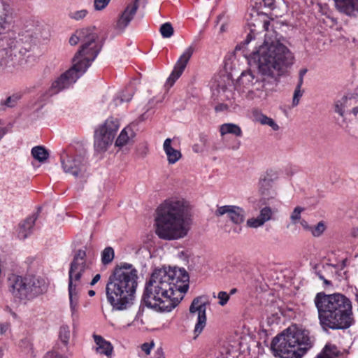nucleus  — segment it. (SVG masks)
Listing matches in <instances>:
<instances>
[{"label":"nucleus","instance_id":"obj_1","mask_svg":"<svg viewBox=\"0 0 358 358\" xmlns=\"http://www.w3.org/2000/svg\"><path fill=\"white\" fill-rule=\"evenodd\" d=\"M189 276L185 270L166 268L156 269L145 283L143 301L158 312H170L187 292Z\"/></svg>","mask_w":358,"mask_h":358},{"label":"nucleus","instance_id":"obj_2","mask_svg":"<svg viewBox=\"0 0 358 358\" xmlns=\"http://www.w3.org/2000/svg\"><path fill=\"white\" fill-rule=\"evenodd\" d=\"M155 221V233L159 238L174 241L185 238L192 224L188 202L178 197L166 199L157 208Z\"/></svg>","mask_w":358,"mask_h":358},{"label":"nucleus","instance_id":"obj_3","mask_svg":"<svg viewBox=\"0 0 358 358\" xmlns=\"http://www.w3.org/2000/svg\"><path fill=\"white\" fill-rule=\"evenodd\" d=\"M319 323L324 331L346 329L353 323L351 301L339 293L319 292L314 299Z\"/></svg>","mask_w":358,"mask_h":358},{"label":"nucleus","instance_id":"obj_4","mask_svg":"<svg viewBox=\"0 0 358 358\" xmlns=\"http://www.w3.org/2000/svg\"><path fill=\"white\" fill-rule=\"evenodd\" d=\"M138 279V271L131 264L121 263L114 268L106 285V299L113 310H124L133 305Z\"/></svg>","mask_w":358,"mask_h":358},{"label":"nucleus","instance_id":"obj_5","mask_svg":"<svg viewBox=\"0 0 358 358\" xmlns=\"http://www.w3.org/2000/svg\"><path fill=\"white\" fill-rule=\"evenodd\" d=\"M257 62L259 73L273 77L282 73L294 64V56L281 41L275 31L265 35L264 43L252 55Z\"/></svg>","mask_w":358,"mask_h":358},{"label":"nucleus","instance_id":"obj_6","mask_svg":"<svg viewBox=\"0 0 358 358\" xmlns=\"http://www.w3.org/2000/svg\"><path fill=\"white\" fill-rule=\"evenodd\" d=\"M310 331L292 325L275 336L271 344L273 355L279 358H301L313 346Z\"/></svg>","mask_w":358,"mask_h":358},{"label":"nucleus","instance_id":"obj_7","mask_svg":"<svg viewBox=\"0 0 358 358\" xmlns=\"http://www.w3.org/2000/svg\"><path fill=\"white\" fill-rule=\"evenodd\" d=\"M86 256L85 250H78L69 271L68 293L73 322L78 319L79 301L83 287L82 278L92 264V260L87 259Z\"/></svg>","mask_w":358,"mask_h":358},{"label":"nucleus","instance_id":"obj_8","mask_svg":"<svg viewBox=\"0 0 358 358\" xmlns=\"http://www.w3.org/2000/svg\"><path fill=\"white\" fill-rule=\"evenodd\" d=\"M81 43L80 49L72 59L73 63L87 65L90 67L101 50L98 41V34L94 27L81 29L76 31L69 38V43L76 45Z\"/></svg>","mask_w":358,"mask_h":358},{"label":"nucleus","instance_id":"obj_9","mask_svg":"<svg viewBox=\"0 0 358 358\" xmlns=\"http://www.w3.org/2000/svg\"><path fill=\"white\" fill-rule=\"evenodd\" d=\"M264 87V80L250 70L243 71L236 85V90L239 93L245 94L249 99L265 98L266 94Z\"/></svg>","mask_w":358,"mask_h":358},{"label":"nucleus","instance_id":"obj_10","mask_svg":"<svg viewBox=\"0 0 358 358\" xmlns=\"http://www.w3.org/2000/svg\"><path fill=\"white\" fill-rule=\"evenodd\" d=\"M119 128L118 119L110 117L96 129L94 146L97 152H103L107 150L112 145Z\"/></svg>","mask_w":358,"mask_h":358},{"label":"nucleus","instance_id":"obj_11","mask_svg":"<svg viewBox=\"0 0 358 358\" xmlns=\"http://www.w3.org/2000/svg\"><path fill=\"white\" fill-rule=\"evenodd\" d=\"M61 164L63 171L76 178H85L87 176V159L85 154L64 152L61 155Z\"/></svg>","mask_w":358,"mask_h":358},{"label":"nucleus","instance_id":"obj_12","mask_svg":"<svg viewBox=\"0 0 358 358\" xmlns=\"http://www.w3.org/2000/svg\"><path fill=\"white\" fill-rule=\"evenodd\" d=\"M88 68L87 65H80L78 64V63H73L71 69L62 73L52 82L47 92L48 96H53L69 88L86 72Z\"/></svg>","mask_w":358,"mask_h":358},{"label":"nucleus","instance_id":"obj_13","mask_svg":"<svg viewBox=\"0 0 358 358\" xmlns=\"http://www.w3.org/2000/svg\"><path fill=\"white\" fill-rule=\"evenodd\" d=\"M88 68L87 65H80L78 64V63H73L71 69L62 73L52 82L47 92L48 96H53L69 88L86 72Z\"/></svg>","mask_w":358,"mask_h":358},{"label":"nucleus","instance_id":"obj_14","mask_svg":"<svg viewBox=\"0 0 358 358\" xmlns=\"http://www.w3.org/2000/svg\"><path fill=\"white\" fill-rule=\"evenodd\" d=\"M202 299L203 296L194 299L189 307V317L196 319L194 330L196 336L201 333L206 324V301Z\"/></svg>","mask_w":358,"mask_h":358},{"label":"nucleus","instance_id":"obj_15","mask_svg":"<svg viewBox=\"0 0 358 358\" xmlns=\"http://www.w3.org/2000/svg\"><path fill=\"white\" fill-rule=\"evenodd\" d=\"M8 283L10 291L15 297L20 300L32 299L27 277L22 278L12 274L8 278Z\"/></svg>","mask_w":358,"mask_h":358},{"label":"nucleus","instance_id":"obj_16","mask_svg":"<svg viewBox=\"0 0 358 358\" xmlns=\"http://www.w3.org/2000/svg\"><path fill=\"white\" fill-rule=\"evenodd\" d=\"M194 51V48L192 45L187 48L176 62L173 70L166 80V83L173 86L175 82L180 77L186 68L190 58Z\"/></svg>","mask_w":358,"mask_h":358},{"label":"nucleus","instance_id":"obj_17","mask_svg":"<svg viewBox=\"0 0 358 358\" xmlns=\"http://www.w3.org/2000/svg\"><path fill=\"white\" fill-rule=\"evenodd\" d=\"M138 1L139 0H134L129 3L120 14L115 25L117 33H122L133 20L138 8Z\"/></svg>","mask_w":358,"mask_h":358},{"label":"nucleus","instance_id":"obj_18","mask_svg":"<svg viewBox=\"0 0 358 358\" xmlns=\"http://www.w3.org/2000/svg\"><path fill=\"white\" fill-rule=\"evenodd\" d=\"M216 217H221L224 215L236 224H240L245 221V211L243 208L234 205H225L218 206L215 212Z\"/></svg>","mask_w":358,"mask_h":358},{"label":"nucleus","instance_id":"obj_19","mask_svg":"<svg viewBox=\"0 0 358 358\" xmlns=\"http://www.w3.org/2000/svg\"><path fill=\"white\" fill-rule=\"evenodd\" d=\"M14 18V10L4 0H0V34L9 28Z\"/></svg>","mask_w":358,"mask_h":358},{"label":"nucleus","instance_id":"obj_20","mask_svg":"<svg viewBox=\"0 0 358 358\" xmlns=\"http://www.w3.org/2000/svg\"><path fill=\"white\" fill-rule=\"evenodd\" d=\"M36 220L37 215L34 214L20 222L15 230L17 237L24 240L31 236L34 232Z\"/></svg>","mask_w":358,"mask_h":358},{"label":"nucleus","instance_id":"obj_21","mask_svg":"<svg viewBox=\"0 0 358 358\" xmlns=\"http://www.w3.org/2000/svg\"><path fill=\"white\" fill-rule=\"evenodd\" d=\"M336 9L348 17L358 16V0H334Z\"/></svg>","mask_w":358,"mask_h":358},{"label":"nucleus","instance_id":"obj_22","mask_svg":"<svg viewBox=\"0 0 358 358\" xmlns=\"http://www.w3.org/2000/svg\"><path fill=\"white\" fill-rule=\"evenodd\" d=\"M93 338L95 343V352L100 355L110 358L114 351L111 343L104 339L101 336L96 334L93 335Z\"/></svg>","mask_w":358,"mask_h":358},{"label":"nucleus","instance_id":"obj_23","mask_svg":"<svg viewBox=\"0 0 358 358\" xmlns=\"http://www.w3.org/2000/svg\"><path fill=\"white\" fill-rule=\"evenodd\" d=\"M259 189L265 199L269 200L274 199L277 196L273 180L267 176L260 178L259 181Z\"/></svg>","mask_w":358,"mask_h":358},{"label":"nucleus","instance_id":"obj_24","mask_svg":"<svg viewBox=\"0 0 358 358\" xmlns=\"http://www.w3.org/2000/svg\"><path fill=\"white\" fill-rule=\"evenodd\" d=\"M27 279L32 298L46 292L48 285L43 278L32 276L27 277Z\"/></svg>","mask_w":358,"mask_h":358},{"label":"nucleus","instance_id":"obj_25","mask_svg":"<svg viewBox=\"0 0 358 358\" xmlns=\"http://www.w3.org/2000/svg\"><path fill=\"white\" fill-rule=\"evenodd\" d=\"M257 15L259 19L255 20V23L248 22V26L250 27V33L248 34L246 41L249 43L251 40H252L256 34V27H261L264 31H268V27L270 24V22L266 19V16L263 14L259 13L257 12Z\"/></svg>","mask_w":358,"mask_h":358},{"label":"nucleus","instance_id":"obj_26","mask_svg":"<svg viewBox=\"0 0 358 358\" xmlns=\"http://www.w3.org/2000/svg\"><path fill=\"white\" fill-rule=\"evenodd\" d=\"M171 138H166L163 144V150L166 155L168 162L173 164L182 157V154L179 150L174 148L171 145Z\"/></svg>","mask_w":358,"mask_h":358},{"label":"nucleus","instance_id":"obj_27","mask_svg":"<svg viewBox=\"0 0 358 358\" xmlns=\"http://www.w3.org/2000/svg\"><path fill=\"white\" fill-rule=\"evenodd\" d=\"M135 136L136 134L132 127L128 125L121 131L115 142V145L117 147L122 148L131 142Z\"/></svg>","mask_w":358,"mask_h":358},{"label":"nucleus","instance_id":"obj_28","mask_svg":"<svg viewBox=\"0 0 358 358\" xmlns=\"http://www.w3.org/2000/svg\"><path fill=\"white\" fill-rule=\"evenodd\" d=\"M252 120L255 122H258L262 125H268L273 131H278L279 129V126L272 118L263 114L258 109H253L252 110Z\"/></svg>","mask_w":358,"mask_h":358},{"label":"nucleus","instance_id":"obj_29","mask_svg":"<svg viewBox=\"0 0 358 358\" xmlns=\"http://www.w3.org/2000/svg\"><path fill=\"white\" fill-rule=\"evenodd\" d=\"M356 102L355 98L352 96H345L335 103V112L343 117L345 114V109L348 108Z\"/></svg>","mask_w":358,"mask_h":358},{"label":"nucleus","instance_id":"obj_30","mask_svg":"<svg viewBox=\"0 0 358 358\" xmlns=\"http://www.w3.org/2000/svg\"><path fill=\"white\" fill-rule=\"evenodd\" d=\"M220 132L222 136L227 134H232L238 137H241L243 131L241 128L234 123H225L220 127Z\"/></svg>","mask_w":358,"mask_h":358},{"label":"nucleus","instance_id":"obj_31","mask_svg":"<svg viewBox=\"0 0 358 358\" xmlns=\"http://www.w3.org/2000/svg\"><path fill=\"white\" fill-rule=\"evenodd\" d=\"M340 354L341 351L336 345L328 343L315 358H336Z\"/></svg>","mask_w":358,"mask_h":358},{"label":"nucleus","instance_id":"obj_32","mask_svg":"<svg viewBox=\"0 0 358 358\" xmlns=\"http://www.w3.org/2000/svg\"><path fill=\"white\" fill-rule=\"evenodd\" d=\"M31 155L40 162H45L49 157V152L43 146H35L31 149Z\"/></svg>","mask_w":358,"mask_h":358},{"label":"nucleus","instance_id":"obj_33","mask_svg":"<svg viewBox=\"0 0 358 358\" xmlns=\"http://www.w3.org/2000/svg\"><path fill=\"white\" fill-rule=\"evenodd\" d=\"M134 92L131 89H126L123 91L119 96L114 99L115 105L117 106L119 103H121L124 101L128 102L129 101L133 96Z\"/></svg>","mask_w":358,"mask_h":358},{"label":"nucleus","instance_id":"obj_34","mask_svg":"<svg viewBox=\"0 0 358 358\" xmlns=\"http://www.w3.org/2000/svg\"><path fill=\"white\" fill-rule=\"evenodd\" d=\"M71 337L70 328L68 325L64 324L59 329V338L60 341L66 345Z\"/></svg>","mask_w":358,"mask_h":358},{"label":"nucleus","instance_id":"obj_35","mask_svg":"<svg viewBox=\"0 0 358 358\" xmlns=\"http://www.w3.org/2000/svg\"><path fill=\"white\" fill-rule=\"evenodd\" d=\"M114 250L111 247L106 248L101 253V262L106 265L110 263L114 259Z\"/></svg>","mask_w":358,"mask_h":358},{"label":"nucleus","instance_id":"obj_36","mask_svg":"<svg viewBox=\"0 0 358 358\" xmlns=\"http://www.w3.org/2000/svg\"><path fill=\"white\" fill-rule=\"evenodd\" d=\"M326 229L327 225L325 222L320 221L315 226H312L310 233L314 237H320L323 234Z\"/></svg>","mask_w":358,"mask_h":358},{"label":"nucleus","instance_id":"obj_37","mask_svg":"<svg viewBox=\"0 0 358 358\" xmlns=\"http://www.w3.org/2000/svg\"><path fill=\"white\" fill-rule=\"evenodd\" d=\"M159 32L163 38H170L173 35L174 30L170 22H166L161 25Z\"/></svg>","mask_w":358,"mask_h":358},{"label":"nucleus","instance_id":"obj_38","mask_svg":"<svg viewBox=\"0 0 358 358\" xmlns=\"http://www.w3.org/2000/svg\"><path fill=\"white\" fill-rule=\"evenodd\" d=\"M273 211L268 206L264 207L260 210L258 217L264 222H266L272 219Z\"/></svg>","mask_w":358,"mask_h":358},{"label":"nucleus","instance_id":"obj_39","mask_svg":"<svg viewBox=\"0 0 358 358\" xmlns=\"http://www.w3.org/2000/svg\"><path fill=\"white\" fill-rule=\"evenodd\" d=\"M304 211V208L301 206H296L290 215V220L292 224H296L301 221V213Z\"/></svg>","mask_w":358,"mask_h":358},{"label":"nucleus","instance_id":"obj_40","mask_svg":"<svg viewBox=\"0 0 358 358\" xmlns=\"http://www.w3.org/2000/svg\"><path fill=\"white\" fill-rule=\"evenodd\" d=\"M88 14V10L86 9H82L71 12L69 13V17L75 20H80L84 19Z\"/></svg>","mask_w":358,"mask_h":358},{"label":"nucleus","instance_id":"obj_41","mask_svg":"<svg viewBox=\"0 0 358 358\" xmlns=\"http://www.w3.org/2000/svg\"><path fill=\"white\" fill-rule=\"evenodd\" d=\"M274 3L275 0H257L255 5L258 10L262 9L263 8L273 9Z\"/></svg>","mask_w":358,"mask_h":358},{"label":"nucleus","instance_id":"obj_42","mask_svg":"<svg viewBox=\"0 0 358 358\" xmlns=\"http://www.w3.org/2000/svg\"><path fill=\"white\" fill-rule=\"evenodd\" d=\"M22 95L20 93L14 94L6 99L4 104L8 107H13L21 99Z\"/></svg>","mask_w":358,"mask_h":358},{"label":"nucleus","instance_id":"obj_43","mask_svg":"<svg viewBox=\"0 0 358 358\" xmlns=\"http://www.w3.org/2000/svg\"><path fill=\"white\" fill-rule=\"evenodd\" d=\"M218 304L220 306H224L230 299V294H228L227 292L220 291L217 294Z\"/></svg>","mask_w":358,"mask_h":358},{"label":"nucleus","instance_id":"obj_44","mask_svg":"<svg viewBox=\"0 0 358 358\" xmlns=\"http://www.w3.org/2000/svg\"><path fill=\"white\" fill-rule=\"evenodd\" d=\"M264 224L259 217H252L247 220V226L250 228H258Z\"/></svg>","mask_w":358,"mask_h":358},{"label":"nucleus","instance_id":"obj_45","mask_svg":"<svg viewBox=\"0 0 358 358\" xmlns=\"http://www.w3.org/2000/svg\"><path fill=\"white\" fill-rule=\"evenodd\" d=\"M303 96V91L301 88L296 87L294 92L292 106H296L299 103L301 97Z\"/></svg>","mask_w":358,"mask_h":358},{"label":"nucleus","instance_id":"obj_46","mask_svg":"<svg viewBox=\"0 0 358 358\" xmlns=\"http://www.w3.org/2000/svg\"><path fill=\"white\" fill-rule=\"evenodd\" d=\"M110 0H94V6L96 10H101L106 7Z\"/></svg>","mask_w":358,"mask_h":358},{"label":"nucleus","instance_id":"obj_47","mask_svg":"<svg viewBox=\"0 0 358 358\" xmlns=\"http://www.w3.org/2000/svg\"><path fill=\"white\" fill-rule=\"evenodd\" d=\"M154 347L153 342L151 343H145L141 345V348L143 352H145L146 355H150L151 350Z\"/></svg>","mask_w":358,"mask_h":358},{"label":"nucleus","instance_id":"obj_48","mask_svg":"<svg viewBox=\"0 0 358 358\" xmlns=\"http://www.w3.org/2000/svg\"><path fill=\"white\" fill-rule=\"evenodd\" d=\"M44 358H66L62 355L55 352H48L44 357Z\"/></svg>","mask_w":358,"mask_h":358},{"label":"nucleus","instance_id":"obj_49","mask_svg":"<svg viewBox=\"0 0 358 358\" xmlns=\"http://www.w3.org/2000/svg\"><path fill=\"white\" fill-rule=\"evenodd\" d=\"M299 223L301 224V227L306 231H308L310 232L312 226L309 225L308 223L305 220H301Z\"/></svg>","mask_w":358,"mask_h":358},{"label":"nucleus","instance_id":"obj_50","mask_svg":"<svg viewBox=\"0 0 358 358\" xmlns=\"http://www.w3.org/2000/svg\"><path fill=\"white\" fill-rule=\"evenodd\" d=\"M101 279V275L100 274H96L94 276V278H92V281L90 282V285L91 286H93L94 285L96 282H98V281H99Z\"/></svg>","mask_w":358,"mask_h":358},{"label":"nucleus","instance_id":"obj_51","mask_svg":"<svg viewBox=\"0 0 358 358\" xmlns=\"http://www.w3.org/2000/svg\"><path fill=\"white\" fill-rule=\"evenodd\" d=\"M303 77H299V82H298V84L296 85V87L297 88H301V86L303 85Z\"/></svg>","mask_w":358,"mask_h":358},{"label":"nucleus","instance_id":"obj_52","mask_svg":"<svg viewBox=\"0 0 358 358\" xmlns=\"http://www.w3.org/2000/svg\"><path fill=\"white\" fill-rule=\"evenodd\" d=\"M317 275L319 276V278L321 279V280H324V282L326 284V285H330L331 282L330 281L326 280L324 278L323 275H322L319 272H317Z\"/></svg>","mask_w":358,"mask_h":358},{"label":"nucleus","instance_id":"obj_53","mask_svg":"<svg viewBox=\"0 0 358 358\" xmlns=\"http://www.w3.org/2000/svg\"><path fill=\"white\" fill-rule=\"evenodd\" d=\"M6 133V130L5 128H1L0 129V141L2 139V138L4 136V135Z\"/></svg>","mask_w":358,"mask_h":358},{"label":"nucleus","instance_id":"obj_54","mask_svg":"<svg viewBox=\"0 0 358 358\" xmlns=\"http://www.w3.org/2000/svg\"><path fill=\"white\" fill-rule=\"evenodd\" d=\"M156 356H157V358H165L164 357V355H163V352L162 350H158L157 352H156Z\"/></svg>","mask_w":358,"mask_h":358},{"label":"nucleus","instance_id":"obj_55","mask_svg":"<svg viewBox=\"0 0 358 358\" xmlns=\"http://www.w3.org/2000/svg\"><path fill=\"white\" fill-rule=\"evenodd\" d=\"M307 73V69H302L299 71V77H304V76L306 75V73Z\"/></svg>","mask_w":358,"mask_h":358},{"label":"nucleus","instance_id":"obj_56","mask_svg":"<svg viewBox=\"0 0 358 358\" xmlns=\"http://www.w3.org/2000/svg\"><path fill=\"white\" fill-rule=\"evenodd\" d=\"M351 113L355 115V116H357V114H358V106H355L352 110H351Z\"/></svg>","mask_w":358,"mask_h":358},{"label":"nucleus","instance_id":"obj_57","mask_svg":"<svg viewBox=\"0 0 358 358\" xmlns=\"http://www.w3.org/2000/svg\"><path fill=\"white\" fill-rule=\"evenodd\" d=\"M238 292V289L236 288H232L230 289L228 294H230V296L235 294Z\"/></svg>","mask_w":358,"mask_h":358},{"label":"nucleus","instance_id":"obj_58","mask_svg":"<svg viewBox=\"0 0 358 358\" xmlns=\"http://www.w3.org/2000/svg\"><path fill=\"white\" fill-rule=\"evenodd\" d=\"M226 108V106H224V105H219V106H217L215 107V110H216L217 111H220V110H223V108Z\"/></svg>","mask_w":358,"mask_h":358},{"label":"nucleus","instance_id":"obj_59","mask_svg":"<svg viewBox=\"0 0 358 358\" xmlns=\"http://www.w3.org/2000/svg\"><path fill=\"white\" fill-rule=\"evenodd\" d=\"M240 145H241V143L238 142L236 145H234V146L232 147V149L233 150H238L239 148Z\"/></svg>","mask_w":358,"mask_h":358},{"label":"nucleus","instance_id":"obj_60","mask_svg":"<svg viewBox=\"0 0 358 358\" xmlns=\"http://www.w3.org/2000/svg\"><path fill=\"white\" fill-rule=\"evenodd\" d=\"M88 295L90 296H94L95 295V292L94 290H90L88 292Z\"/></svg>","mask_w":358,"mask_h":358},{"label":"nucleus","instance_id":"obj_61","mask_svg":"<svg viewBox=\"0 0 358 358\" xmlns=\"http://www.w3.org/2000/svg\"><path fill=\"white\" fill-rule=\"evenodd\" d=\"M225 31V27L224 24H222L221 27H220V31L221 32H223Z\"/></svg>","mask_w":358,"mask_h":358},{"label":"nucleus","instance_id":"obj_62","mask_svg":"<svg viewBox=\"0 0 358 358\" xmlns=\"http://www.w3.org/2000/svg\"><path fill=\"white\" fill-rule=\"evenodd\" d=\"M358 234V229L353 231V236H356Z\"/></svg>","mask_w":358,"mask_h":358},{"label":"nucleus","instance_id":"obj_63","mask_svg":"<svg viewBox=\"0 0 358 358\" xmlns=\"http://www.w3.org/2000/svg\"><path fill=\"white\" fill-rule=\"evenodd\" d=\"M355 299H356V301H357L358 303V293H356L355 294Z\"/></svg>","mask_w":358,"mask_h":358},{"label":"nucleus","instance_id":"obj_64","mask_svg":"<svg viewBox=\"0 0 358 358\" xmlns=\"http://www.w3.org/2000/svg\"><path fill=\"white\" fill-rule=\"evenodd\" d=\"M222 358H224V357H222Z\"/></svg>","mask_w":358,"mask_h":358}]
</instances>
